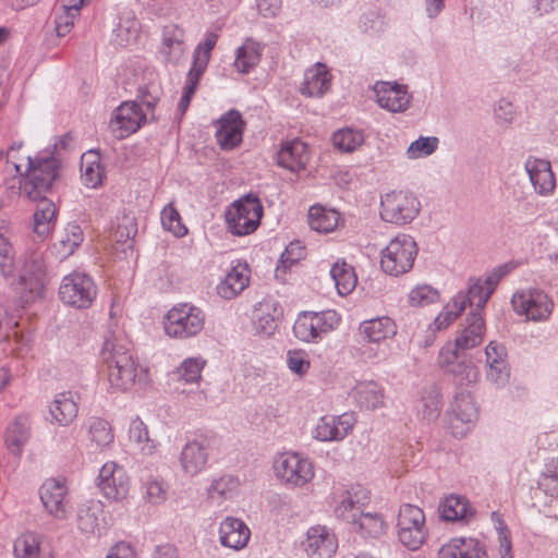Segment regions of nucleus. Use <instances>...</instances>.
Wrapping results in <instances>:
<instances>
[{
	"mask_svg": "<svg viewBox=\"0 0 558 558\" xmlns=\"http://www.w3.org/2000/svg\"><path fill=\"white\" fill-rule=\"evenodd\" d=\"M31 422L27 415H19L7 428L4 442L16 457H21L23 447L29 438Z\"/></svg>",
	"mask_w": 558,
	"mask_h": 558,
	"instance_id": "obj_29",
	"label": "nucleus"
},
{
	"mask_svg": "<svg viewBox=\"0 0 558 558\" xmlns=\"http://www.w3.org/2000/svg\"><path fill=\"white\" fill-rule=\"evenodd\" d=\"M281 316L282 308L276 300L266 298L258 302L253 312V324L256 332L265 336L272 335Z\"/></svg>",
	"mask_w": 558,
	"mask_h": 558,
	"instance_id": "obj_17",
	"label": "nucleus"
},
{
	"mask_svg": "<svg viewBox=\"0 0 558 558\" xmlns=\"http://www.w3.org/2000/svg\"><path fill=\"white\" fill-rule=\"evenodd\" d=\"M146 497L153 504H161L166 500L167 489L161 480L149 478L145 482Z\"/></svg>",
	"mask_w": 558,
	"mask_h": 558,
	"instance_id": "obj_63",
	"label": "nucleus"
},
{
	"mask_svg": "<svg viewBox=\"0 0 558 558\" xmlns=\"http://www.w3.org/2000/svg\"><path fill=\"white\" fill-rule=\"evenodd\" d=\"M40 500L50 515L64 520L69 513L68 489L64 483L48 478L39 488Z\"/></svg>",
	"mask_w": 558,
	"mask_h": 558,
	"instance_id": "obj_13",
	"label": "nucleus"
},
{
	"mask_svg": "<svg viewBox=\"0 0 558 558\" xmlns=\"http://www.w3.org/2000/svg\"><path fill=\"white\" fill-rule=\"evenodd\" d=\"M438 291L430 286L423 284L414 288L409 294V302L413 306L428 305L438 300Z\"/></svg>",
	"mask_w": 558,
	"mask_h": 558,
	"instance_id": "obj_58",
	"label": "nucleus"
},
{
	"mask_svg": "<svg viewBox=\"0 0 558 558\" xmlns=\"http://www.w3.org/2000/svg\"><path fill=\"white\" fill-rule=\"evenodd\" d=\"M136 234V223L131 219H124L112 232V240L116 244H125L129 240H134Z\"/></svg>",
	"mask_w": 558,
	"mask_h": 558,
	"instance_id": "obj_60",
	"label": "nucleus"
},
{
	"mask_svg": "<svg viewBox=\"0 0 558 558\" xmlns=\"http://www.w3.org/2000/svg\"><path fill=\"white\" fill-rule=\"evenodd\" d=\"M96 295L93 278L84 272L73 271L64 276L59 287L60 300L75 308H88Z\"/></svg>",
	"mask_w": 558,
	"mask_h": 558,
	"instance_id": "obj_6",
	"label": "nucleus"
},
{
	"mask_svg": "<svg viewBox=\"0 0 558 558\" xmlns=\"http://www.w3.org/2000/svg\"><path fill=\"white\" fill-rule=\"evenodd\" d=\"M417 255V246H385L381 252V269L391 276L409 271Z\"/></svg>",
	"mask_w": 558,
	"mask_h": 558,
	"instance_id": "obj_16",
	"label": "nucleus"
},
{
	"mask_svg": "<svg viewBox=\"0 0 558 558\" xmlns=\"http://www.w3.org/2000/svg\"><path fill=\"white\" fill-rule=\"evenodd\" d=\"M238 486L239 481L233 476H222L208 488V498L213 501L230 498Z\"/></svg>",
	"mask_w": 558,
	"mask_h": 558,
	"instance_id": "obj_54",
	"label": "nucleus"
},
{
	"mask_svg": "<svg viewBox=\"0 0 558 558\" xmlns=\"http://www.w3.org/2000/svg\"><path fill=\"white\" fill-rule=\"evenodd\" d=\"M205 363L206 362L202 359L189 357L181 363L175 374L179 379L185 383H197L202 377L201 373Z\"/></svg>",
	"mask_w": 558,
	"mask_h": 558,
	"instance_id": "obj_55",
	"label": "nucleus"
},
{
	"mask_svg": "<svg viewBox=\"0 0 558 558\" xmlns=\"http://www.w3.org/2000/svg\"><path fill=\"white\" fill-rule=\"evenodd\" d=\"M302 545L310 558H330L338 548V541L326 526L315 525L307 530Z\"/></svg>",
	"mask_w": 558,
	"mask_h": 558,
	"instance_id": "obj_15",
	"label": "nucleus"
},
{
	"mask_svg": "<svg viewBox=\"0 0 558 558\" xmlns=\"http://www.w3.org/2000/svg\"><path fill=\"white\" fill-rule=\"evenodd\" d=\"M440 513L445 521L469 522L475 512L464 497L451 495L441 504Z\"/></svg>",
	"mask_w": 558,
	"mask_h": 558,
	"instance_id": "obj_35",
	"label": "nucleus"
},
{
	"mask_svg": "<svg viewBox=\"0 0 558 558\" xmlns=\"http://www.w3.org/2000/svg\"><path fill=\"white\" fill-rule=\"evenodd\" d=\"M262 49L259 45L253 41H246L238 48L234 65L241 73H248L260 59Z\"/></svg>",
	"mask_w": 558,
	"mask_h": 558,
	"instance_id": "obj_44",
	"label": "nucleus"
},
{
	"mask_svg": "<svg viewBox=\"0 0 558 558\" xmlns=\"http://www.w3.org/2000/svg\"><path fill=\"white\" fill-rule=\"evenodd\" d=\"M276 475L286 484L302 487L314 477V464L298 453H282L274 463Z\"/></svg>",
	"mask_w": 558,
	"mask_h": 558,
	"instance_id": "obj_8",
	"label": "nucleus"
},
{
	"mask_svg": "<svg viewBox=\"0 0 558 558\" xmlns=\"http://www.w3.org/2000/svg\"><path fill=\"white\" fill-rule=\"evenodd\" d=\"M81 170L86 186L95 189L102 183L104 172L96 150H89L82 156Z\"/></svg>",
	"mask_w": 558,
	"mask_h": 558,
	"instance_id": "obj_39",
	"label": "nucleus"
},
{
	"mask_svg": "<svg viewBox=\"0 0 558 558\" xmlns=\"http://www.w3.org/2000/svg\"><path fill=\"white\" fill-rule=\"evenodd\" d=\"M330 276L339 295L341 296L350 294L357 282L354 268L344 260H337L332 265Z\"/></svg>",
	"mask_w": 558,
	"mask_h": 558,
	"instance_id": "obj_37",
	"label": "nucleus"
},
{
	"mask_svg": "<svg viewBox=\"0 0 558 558\" xmlns=\"http://www.w3.org/2000/svg\"><path fill=\"white\" fill-rule=\"evenodd\" d=\"M438 143L439 140L436 136H421L410 144L407 155L410 159L429 156L437 149Z\"/></svg>",
	"mask_w": 558,
	"mask_h": 558,
	"instance_id": "obj_56",
	"label": "nucleus"
},
{
	"mask_svg": "<svg viewBox=\"0 0 558 558\" xmlns=\"http://www.w3.org/2000/svg\"><path fill=\"white\" fill-rule=\"evenodd\" d=\"M250 282V269L247 264L239 263L227 274L226 278L217 286V293L225 300L234 299Z\"/></svg>",
	"mask_w": 558,
	"mask_h": 558,
	"instance_id": "obj_24",
	"label": "nucleus"
},
{
	"mask_svg": "<svg viewBox=\"0 0 558 558\" xmlns=\"http://www.w3.org/2000/svg\"><path fill=\"white\" fill-rule=\"evenodd\" d=\"M263 210L259 198L253 194H247L235 201L226 211L229 230L235 235L254 232L260 225Z\"/></svg>",
	"mask_w": 558,
	"mask_h": 558,
	"instance_id": "obj_3",
	"label": "nucleus"
},
{
	"mask_svg": "<svg viewBox=\"0 0 558 558\" xmlns=\"http://www.w3.org/2000/svg\"><path fill=\"white\" fill-rule=\"evenodd\" d=\"M492 295V289H486L481 279H470L466 294H458L456 298L465 299V306H474L472 312L480 313Z\"/></svg>",
	"mask_w": 558,
	"mask_h": 558,
	"instance_id": "obj_42",
	"label": "nucleus"
},
{
	"mask_svg": "<svg viewBox=\"0 0 558 558\" xmlns=\"http://www.w3.org/2000/svg\"><path fill=\"white\" fill-rule=\"evenodd\" d=\"M207 461V447L197 440L187 442L181 451L180 463L183 471L189 475L194 476L203 471Z\"/></svg>",
	"mask_w": 558,
	"mask_h": 558,
	"instance_id": "obj_27",
	"label": "nucleus"
},
{
	"mask_svg": "<svg viewBox=\"0 0 558 558\" xmlns=\"http://www.w3.org/2000/svg\"><path fill=\"white\" fill-rule=\"evenodd\" d=\"M101 356L107 369V379L114 391H126L135 385H146L147 369L133 357L130 343L118 337L105 341Z\"/></svg>",
	"mask_w": 558,
	"mask_h": 558,
	"instance_id": "obj_1",
	"label": "nucleus"
},
{
	"mask_svg": "<svg viewBox=\"0 0 558 558\" xmlns=\"http://www.w3.org/2000/svg\"><path fill=\"white\" fill-rule=\"evenodd\" d=\"M129 437L132 441L140 445L141 449L147 453H151L156 447L155 441L149 438L147 426L138 417L131 422Z\"/></svg>",
	"mask_w": 558,
	"mask_h": 558,
	"instance_id": "obj_52",
	"label": "nucleus"
},
{
	"mask_svg": "<svg viewBox=\"0 0 558 558\" xmlns=\"http://www.w3.org/2000/svg\"><path fill=\"white\" fill-rule=\"evenodd\" d=\"M307 161V145L299 138L283 143L277 155V163L292 172L305 169Z\"/></svg>",
	"mask_w": 558,
	"mask_h": 558,
	"instance_id": "obj_20",
	"label": "nucleus"
},
{
	"mask_svg": "<svg viewBox=\"0 0 558 558\" xmlns=\"http://www.w3.org/2000/svg\"><path fill=\"white\" fill-rule=\"evenodd\" d=\"M530 181L541 195L550 194L556 186V179L549 161L544 159L527 160L525 163Z\"/></svg>",
	"mask_w": 558,
	"mask_h": 558,
	"instance_id": "obj_21",
	"label": "nucleus"
},
{
	"mask_svg": "<svg viewBox=\"0 0 558 558\" xmlns=\"http://www.w3.org/2000/svg\"><path fill=\"white\" fill-rule=\"evenodd\" d=\"M340 220V214L335 209H326L320 205L312 206L308 210V223L311 229L319 233L333 231Z\"/></svg>",
	"mask_w": 558,
	"mask_h": 558,
	"instance_id": "obj_36",
	"label": "nucleus"
},
{
	"mask_svg": "<svg viewBox=\"0 0 558 558\" xmlns=\"http://www.w3.org/2000/svg\"><path fill=\"white\" fill-rule=\"evenodd\" d=\"M353 397L366 410L381 407L385 399L383 388L373 380L357 383L353 388Z\"/></svg>",
	"mask_w": 558,
	"mask_h": 558,
	"instance_id": "obj_34",
	"label": "nucleus"
},
{
	"mask_svg": "<svg viewBox=\"0 0 558 558\" xmlns=\"http://www.w3.org/2000/svg\"><path fill=\"white\" fill-rule=\"evenodd\" d=\"M485 329V323L481 313L471 312L466 317V326L462 330L461 335L457 337L456 344L458 349L463 352L472 349L483 341V335Z\"/></svg>",
	"mask_w": 558,
	"mask_h": 558,
	"instance_id": "obj_30",
	"label": "nucleus"
},
{
	"mask_svg": "<svg viewBox=\"0 0 558 558\" xmlns=\"http://www.w3.org/2000/svg\"><path fill=\"white\" fill-rule=\"evenodd\" d=\"M375 92L378 105L391 112L405 111L410 105L411 96L405 85L383 82L376 85Z\"/></svg>",
	"mask_w": 558,
	"mask_h": 558,
	"instance_id": "obj_18",
	"label": "nucleus"
},
{
	"mask_svg": "<svg viewBox=\"0 0 558 558\" xmlns=\"http://www.w3.org/2000/svg\"><path fill=\"white\" fill-rule=\"evenodd\" d=\"M446 373L450 374L456 384L461 386L474 383L477 378V371L475 366L472 361L465 359V355L457 363H453Z\"/></svg>",
	"mask_w": 558,
	"mask_h": 558,
	"instance_id": "obj_50",
	"label": "nucleus"
},
{
	"mask_svg": "<svg viewBox=\"0 0 558 558\" xmlns=\"http://www.w3.org/2000/svg\"><path fill=\"white\" fill-rule=\"evenodd\" d=\"M38 199L41 201L43 207L38 208L34 214V232L44 241L50 231V221L54 217V205L49 202L44 195Z\"/></svg>",
	"mask_w": 558,
	"mask_h": 558,
	"instance_id": "obj_46",
	"label": "nucleus"
},
{
	"mask_svg": "<svg viewBox=\"0 0 558 558\" xmlns=\"http://www.w3.org/2000/svg\"><path fill=\"white\" fill-rule=\"evenodd\" d=\"M184 31L177 25L165 26L161 53L166 61L177 64L184 56Z\"/></svg>",
	"mask_w": 558,
	"mask_h": 558,
	"instance_id": "obj_28",
	"label": "nucleus"
},
{
	"mask_svg": "<svg viewBox=\"0 0 558 558\" xmlns=\"http://www.w3.org/2000/svg\"><path fill=\"white\" fill-rule=\"evenodd\" d=\"M48 282L47 268L44 257L33 252L24 262L19 283L22 288L23 303L34 302L44 298Z\"/></svg>",
	"mask_w": 558,
	"mask_h": 558,
	"instance_id": "obj_7",
	"label": "nucleus"
},
{
	"mask_svg": "<svg viewBox=\"0 0 558 558\" xmlns=\"http://www.w3.org/2000/svg\"><path fill=\"white\" fill-rule=\"evenodd\" d=\"M77 403L70 391L58 393L49 408L52 420L61 426L71 424L77 416Z\"/></svg>",
	"mask_w": 558,
	"mask_h": 558,
	"instance_id": "obj_31",
	"label": "nucleus"
},
{
	"mask_svg": "<svg viewBox=\"0 0 558 558\" xmlns=\"http://www.w3.org/2000/svg\"><path fill=\"white\" fill-rule=\"evenodd\" d=\"M477 418V409L470 395L456 396L449 414V425L452 429L459 428V424L469 425Z\"/></svg>",
	"mask_w": 558,
	"mask_h": 558,
	"instance_id": "obj_32",
	"label": "nucleus"
},
{
	"mask_svg": "<svg viewBox=\"0 0 558 558\" xmlns=\"http://www.w3.org/2000/svg\"><path fill=\"white\" fill-rule=\"evenodd\" d=\"M219 534L223 546L241 549L246 546L251 531L242 520L228 517L221 522Z\"/></svg>",
	"mask_w": 558,
	"mask_h": 558,
	"instance_id": "obj_22",
	"label": "nucleus"
},
{
	"mask_svg": "<svg viewBox=\"0 0 558 558\" xmlns=\"http://www.w3.org/2000/svg\"><path fill=\"white\" fill-rule=\"evenodd\" d=\"M511 303L518 314L535 322L546 319L554 305L548 295L537 289L514 293Z\"/></svg>",
	"mask_w": 558,
	"mask_h": 558,
	"instance_id": "obj_10",
	"label": "nucleus"
},
{
	"mask_svg": "<svg viewBox=\"0 0 558 558\" xmlns=\"http://www.w3.org/2000/svg\"><path fill=\"white\" fill-rule=\"evenodd\" d=\"M463 356L464 352L461 349H458L456 343L453 345L448 344L440 350L438 363L440 367L447 372L453 363H457Z\"/></svg>",
	"mask_w": 558,
	"mask_h": 558,
	"instance_id": "obj_62",
	"label": "nucleus"
},
{
	"mask_svg": "<svg viewBox=\"0 0 558 558\" xmlns=\"http://www.w3.org/2000/svg\"><path fill=\"white\" fill-rule=\"evenodd\" d=\"M77 13H71L70 11L63 10L61 14H57L54 17V31L57 37H64L69 34L74 26V20Z\"/></svg>",
	"mask_w": 558,
	"mask_h": 558,
	"instance_id": "obj_64",
	"label": "nucleus"
},
{
	"mask_svg": "<svg viewBox=\"0 0 558 558\" xmlns=\"http://www.w3.org/2000/svg\"><path fill=\"white\" fill-rule=\"evenodd\" d=\"M332 142L338 149L350 153L363 144L364 135L357 130L343 129L333 134Z\"/></svg>",
	"mask_w": 558,
	"mask_h": 558,
	"instance_id": "obj_49",
	"label": "nucleus"
},
{
	"mask_svg": "<svg viewBox=\"0 0 558 558\" xmlns=\"http://www.w3.org/2000/svg\"><path fill=\"white\" fill-rule=\"evenodd\" d=\"M396 331L395 322L387 316L369 319L360 325V333L368 342H380L395 336Z\"/></svg>",
	"mask_w": 558,
	"mask_h": 558,
	"instance_id": "obj_33",
	"label": "nucleus"
},
{
	"mask_svg": "<svg viewBox=\"0 0 558 558\" xmlns=\"http://www.w3.org/2000/svg\"><path fill=\"white\" fill-rule=\"evenodd\" d=\"M218 40V35L215 33H208L203 43H201L193 54V65L191 68V72L197 73L202 75L207 68L210 52L216 46Z\"/></svg>",
	"mask_w": 558,
	"mask_h": 558,
	"instance_id": "obj_48",
	"label": "nucleus"
},
{
	"mask_svg": "<svg viewBox=\"0 0 558 558\" xmlns=\"http://www.w3.org/2000/svg\"><path fill=\"white\" fill-rule=\"evenodd\" d=\"M147 120V113L144 112L142 106L135 101H125L116 109L109 126L112 134L122 140L135 133Z\"/></svg>",
	"mask_w": 558,
	"mask_h": 558,
	"instance_id": "obj_11",
	"label": "nucleus"
},
{
	"mask_svg": "<svg viewBox=\"0 0 558 558\" xmlns=\"http://www.w3.org/2000/svg\"><path fill=\"white\" fill-rule=\"evenodd\" d=\"M27 165L22 169L21 163H14L15 172L21 175L20 190L29 199L37 201L49 192L59 177L60 161L52 155L26 157Z\"/></svg>",
	"mask_w": 558,
	"mask_h": 558,
	"instance_id": "obj_2",
	"label": "nucleus"
},
{
	"mask_svg": "<svg viewBox=\"0 0 558 558\" xmlns=\"http://www.w3.org/2000/svg\"><path fill=\"white\" fill-rule=\"evenodd\" d=\"M98 487L106 498L120 501L129 494L130 480L121 465L109 461L99 471Z\"/></svg>",
	"mask_w": 558,
	"mask_h": 558,
	"instance_id": "obj_12",
	"label": "nucleus"
},
{
	"mask_svg": "<svg viewBox=\"0 0 558 558\" xmlns=\"http://www.w3.org/2000/svg\"><path fill=\"white\" fill-rule=\"evenodd\" d=\"M369 500V492L357 486L352 487L351 490L343 492L340 497L338 505L335 508V513L338 518L352 523L359 517V513L363 511V507Z\"/></svg>",
	"mask_w": 558,
	"mask_h": 558,
	"instance_id": "obj_19",
	"label": "nucleus"
},
{
	"mask_svg": "<svg viewBox=\"0 0 558 558\" xmlns=\"http://www.w3.org/2000/svg\"><path fill=\"white\" fill-rule=\"evenodd\" d=\"M398 530L425 529V515L421 508L407 504L398 513Z\"/></svg>",
	"mask_w": 558,
	"mask_h": 558,
	"instance_id": "obj_47",
	"label": "nucleus"
},
{
	"mask_svg": "<svg viewBox=\"0 0 558 558\" xmlns=\"http://www.w3.org/2000/svg\"><path fill=\"white\" fill-rule=\"evenodd\" d=\"M217 123L216 140L222 149L230 150L241 144L245 121L238 110L230 109Z\"/></svg>",
	"mask_w": 558,
	"mask_h": 558,
	"instance_id": "obj_14",
	"label": "nucleus"
},
{
	"mask_svg": "<svg viewBox=\"0 0 558 558\" xmlns=\"http://www.w3.org/2000/svg\"><path fill=\"white\" fill-rule=\"evenodd\" d=\"M352 429V423L344 415L323 416L315 427V438L322 441L341 440Z\"/></svg>",
	"mask_w": 558,
	"mask_h": 558,
	"instance_id": "obj_26",
	"label": "nucleus"
},
{
	"mask_svg": "<svg viewBox=\"0 0 558 558\" xmlns=\"http://www.w3.org/2000/svg\"><path fill=\"white\" fill-rule=\"evenodd\" d=\"M104 506L99 500H88L80 505L76 513L78 530L85 535H94L100 531L104 521Z\"/></svg>",
	"mask_w": 558,
	"mask_h": 558,
	"instance_id": "obj_25",
	"label": "nucleus"
},
{
	"mask_svg": "<svg viewBox=\"0 0 558 558\" xmlns=\"http://www.w3.org/2000/svg\"><path fill=\"white\" fill-rule=\"evenodd\" d=\"M201 76L202 75L191 72V71H189V73H187L184 93H183V95L179 101V105H178V109L182 114L187 110V108L190 106L191 99L197 89Z\"/></svg>",
	"mask_w": 558,
	"mask_h": 558,
	"instance_id": "obj_61",
	"label": "nucleus"
},
{
	"mask_svg": "<svg viewBox=\"0 0 558 558\" xmlns=\"http://www.w3.org/2000/svg\"><path fill=\"white\" fill-rule=\"evenodd\" d=\"M421 203L417 197L408 191H391L381 196L380 217L383 220L405 225L418 215Z\"/></svg>",
	"mask_w": 558,
	"mask_h": 558,
	"instance_id": "obj_5",
	"label": "nucleus"
},
{
	"mask_svg": "<svg viewBox=\"0 0 558 558\" xmlns=\"http://www.w3.org/2000/svg\"><path fill=\"white\" fill-rule=\"evenodd\" d=\"M88 434L92 442L99 449H105L113 442L114 435L110 424L100 417H93L89 422Z\"/></svg>",
	"mask_w": 558,
	"mask_h": 558,
	"instance_id": "obj_45",
	"label": "nucleus"
},
{
	"mask_svg": "<svg viewBox=\"0 0 558 558\" xmlns=\"http://www.w3.org/2000/svg\"><path fill=\"white\" fill-rule=\"evenodd\" d=\"M438 558H487V555L477 539L453 538L440 547Z\"/></svg>",
	"mask_w": 558,
	"mask_h": 558,
	"instance_id": "obj_23",
	"label": "nucleus"
},
{
	"mask_svg": "<svg viewBox=\"0 0 558 558\" xmlns=\"http://www.w3.org/2000/svg\"><path fill=\"white\" fill-rule=\"evenodd\" d=\"M339 317L335 311L304 312L294 323L293 332L302 341H314L337 327Z\"/></svg>",
	"mask_w": 558,
	"mask_h": 558,
	"instance_id": "obj_9",
	"label": "nucleus"
},
{
	"mask_svg": "<svg viewBox=\"0 0 558 558\" xmlns=\"http://www.w3.org/2000/svg\"><path fill=\"white\" fill-rule=\"evenodd\" d=\"M363 536L378 537L385 532V521L378 513L360 512L355 521L351 523Z\"/></svg>",
	"mask_w": 558,
	"mask_h": 558,
	"instance_id": "obj_41",
	"label": "nucleus"
},
{
	"mask_svg": "<svg viewBox=\"0 0 558 558\" xmlns=\"http://www.w3.org/2000/svg\"><path fill=\"white\" fill-rule=\"evenodd\" d=\"M426 529L398 530L400 542L411 550L418 549L426 538Z\"/></svg>",
	"mask_w": 558,
	"mask_h": 558,
	"instance_id": "obj_59",
	"label": "nucleus"
},
{
	"mask_svg": "<svg viewBox=\"0 0 558 558\" xmlns=\"http://www.w3.org/2000/svg\"><path fill=\"white\" fill-rule=\"evenodd\" d=\"M464 310L465 299L454 298L435 318L434 325L436 329L441 330L447 328Z\"/></svg>",
	"mask_w": 558,
	"mask_h": 558,
	"instance_id": "obj_53",
	"label": "nucleus"
},
{
	"mask_svg": "<svg viewBox=\"0 0 558 558\" xmlns=\"http://www.w3.org/2000/svg\"><path fill=\"white\" fill-rule=\"evenodd\" d=\"M204 312L191 304L184 303L172 307L165 320V331L168 336L186 339L196 336L204 328Z\"/></svg>",
	"mask_w": 558,
	"mask_h": 558,
	"instance_id": "obj_4",
	"label": "nucleus"
},
{
	"mask_svg": "<svg viewBox=\"0 0 558 558\" xmlns=\"http://www.w3.org/2000/svg\"><path fill=\"white\" fill-rule=\"evenodd\" d=\"M16 558H50L40 547L39 537L33 533L21 535L14 543Z\"/></svg>",
	"mask_w": 558,
	"mask_h": 558,
	"instance_id": "obj_43",
	"label": "nucleus"
},
{
	"mask_svg": "<svg viewBox=\"0 0 558 558\" xmlns=\"http://www.w3.org/2000/svg\"><path fill=\"white\" fill-rule=\"evenodd\" d=\"M329 85L330 80L326 66L317 63L315 70L306 72L301 93L310 97L322 96L328 89Z\"/></svg>",
	"mask_w": 558,
	"mask_h": 558,
	"instance_id": "obj_38",
	"label": "nucleus"
},
{
	"mask_svg": "<svg viewBox=\"0 0 558 558\" xmlns=\"http://www.w3.org/2000/svg\"><path fill=\"white\" fill-rule=\"evenodd\" d=\"M161 223L163 228L172 232L175 236H183L187 233L186 227L182 223L178 210L168 205L161 211Z\"/></svg>",
	"mask_w": 558,
	"mask_h": 558,
	"instance_id": "obj_57",
	"label": "nucleus"
},
{
	"mask_svg": "<svg viewBox=\"0 0 558 558\" xmlns=\"http://www.w3.org/2000/svg\"><path fill=\"white\" fill-rule=\"evenodd\" d=\"M441 410V399L440 391L436 386H429L422 391L420 404H418V414L422 415L424 420L434 421L436 420Z\"/></svg>",
	"mask_w": 558,
	"mask_h": 558,
	"instance_id": "obj_40",
	"label": "nucleus"
},
{
	"mask_svg": "<svg viewBox=\"0 0 558 558\" xmlns=\"http://www.w3.org/2000/svg\"><path fill=\"white\" fill-rule=\"evenodd\" d=\"M305 255V246H286V250L283 253H281L279 263L275 270L276 278L284 280L287 270L294 264L304 259Z\"/></svg>",
	"mask_w": 558,
	"mask_h": 558,
	"instance_id": "obj_51",
	"label": "nucleus"
}]
</instances>
